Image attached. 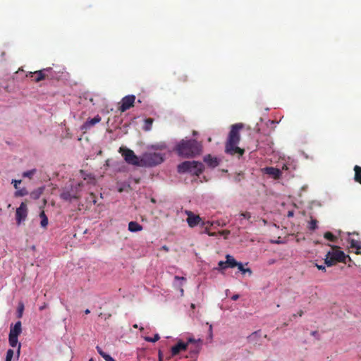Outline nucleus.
<instances>
[{
	"label": "nucleus",
	"mask_w": 361,
	"mask_h": 361,
	"mask_svg": "<svg viewBox=\"0 0 361 361\" xmlns=\"http://www.w3.org/2000/svg\"><path fill=\"white\" fill-rule=\"evenodd\" d=\"M244 127L241 123H235L231 126L230 132L225 145V152L230 155L238 154L241 157L245 153V149L238 147L240 140V131Z\"/></svg>",
	"instance_id": "1"
},
{
	"label": "nucleus",
	"mask_w": 361,
	"mask_h": 361,
	"mask_svg": "<svg viewBox=\"0 0 361 361\" xmlns=\"http://www.w3.org/2000/svg\"><path fill=\"white\" fill-rule=\"evenodd\" d=\"M202 144L196 140L183 139L176 146V151L179 156L183 157H193L199 155L202 152Z\"/></svg>",
	"instance_id": "2"
},
{
	"label": "nucleus",
	"mask_w": 361,
	"mask_h": 361,
	"mask_svg": "<svg viewBox=\"0 0 361 361\" xmlns=\"http://www.w3.org/2000/svg\"><path fill=\"white\" fill-rule=\"evenodd\" d=\"M333 251H329L325 257L324 263L327 267H332L337 262H345L346 258L350 261L351 259L348 255L341 251L338 250V247L336 245H330Z\"/></svg>",
	"instance_id": "3"
},
{
	"label": "nucleus",
	"mask_w": 361,
	"mask_h": 361,
	"mask_svg": "<svg viewBox=\"0 0 361 361\" xmlns=\"http://www.w3.org/2000/svg\"><path fill=\"white\" fill-rule=\"evenodd\" d=\"M204 170L202 163L196 161H185L178 166L179 173H190L192 175L199 176Z\"/></svg>",
	"instance_id": "4"
},
{
	"label": "nucleus",
	"mask_w": 361,
	"mask_h": 361,
	"mask_svg": "<svg viewBox=\"0 0 361 361\" xmlns=\"http://www.w3.org/2000/svg\"><path fill=\"white\" fill-rule=\"evenodd\" d=\"M52 72L51 68H47L35 72H30L27 74V77L32 78L35 82H39L46 79L52 80L54 78Z\"/></svg>",
	"instance_id": "5"
},
{
	"label": "nucleus",
	"mask_w": 361,
	"mask_h": 361,
	"mask_svg": "<svg viewBox=\"0 0 361 361\" xmlns=\"http://www.w3.org/2000/svg\"><path fill=\"white\" fill-rule=\"evenodd\" d=\"M119 152L121 153L124 157L125 161L130 164L139 166L138 157L135 155L134 152L126 147H120Z\"/></svg>",
	"instance_id": "6"
},
{
	"label": "nucleus",
	"mask_w": 361,
	"mask_h": 361,
	"mask_svg": "<svg viewBox=\"0 0 361 361\" xmlns=\"http://www.w3.org/2000/svg\"><path fill=\"white\" fill-rule=\"evenodd\" d=\"M144 160L148 166H152L163 162L164 158L161 154L154 152L145 154Z\"/></svg>",
	"instance_id": "7"
},
{
	"label": "nucleus",
	"mask_w": 361,
	"mask_h": 361,
	"mask_svg": "<svg viewBox=\"0 0 361 361\" xmlns=\"http://www.w3.org/2000/svg\"><path fill=\"white\" fill-rule=\"evenodd\" d=\"M185 212L188 216L186 221L190 227L193 228L199 224H201L202 226H204V221H202L199 215H196L192 212L188 210H186Z\"/></svg>",
	"instance_id": "8"
},
{
	"label": "nucleus",
	"mask_w": 361,
	"mask_h": 361,
	"mask_svg": "<svg viewBox=\"0 0 361 361\" xmlns=\"http://www.w3.org/2000/svg\"><path fill=\"white\" fill-rule=\"evenodd\" d=\"M135 96L133 94H129L124 97L121 102V105L118 107V110L121 112H125L130 108L134 106Z\"/></svg>",
	"instance_id": "9"
},
{
	"label": "nucleus",
	"mask_w": 361,
	"mask_h": 361,
	"mask_svg": "<svg viewBox=\"0 0 361 361\" xmlns=\"http://www.w3.org/2000/svg\"><path fill=\"white\" fill-rule=\"evenodd\" d=\"M27 216V207L25 202H22L16 212V219L18 225L25 221Z\"/></svg>",
	"instance_id": "10"
},
{
	"label": "nucleus",
	"mask_w": 361,
	"mask_h": 361,
	"mask_svg": "<svg viewBox=\"0 0 361 361\" xmlns=\"http://www.w3.org/2000/svg\"><path fill=\"white\" fill-rule=\"evenodd\" d=\"M101 120L102 118L99 115H97L93 118L87 120V121L81 126V130L86 131L90 129L95 124L99 123Z\"/></svg>",
	"instance_id": "11"
},
{
	"label": "nucleus",
	"mask_w": 361,
	"mask_h": 361,
	"mask_svg": "<svg viewBox=\"0 0 361 361\" xmlns=\"http://www.w3.org/2000/svg\"><path fill=\"white\" fill-rule=\"evenodd\" d=\"M188 348V343L179 341L178 343L171 348V356L177 355L180 351H185Z\"/></svg>",
	"instance_id": "12"
},
{
	"label": "nucleus",
	"mask_w": 361,
	"mask_h": 361,
	"mask_svg": "<svg viewBox=\"0 0 361 361\" xmlns=\"http://www.w3.org/2000/svg\"><path fill=\"white\" fill-rule=\"evenodd\" d=\"M264 171L265 173L271 176L274 179H279L281 176V171L279 169L272 166L264 168Z\"/></svg>",
	"instance_id": "13"
},
{
	"label": "nucleus",
	"mask_w": 361,
	"mask_h": 361,
	"mask_svg": "<svg viewBox=\"0 0 361 361\" xmlns=\"http://www.w3.org/2000/svg\"><path fill=\"white\" fill-rule=\"evenodd\" d=\"M21 322H17L13 326H11L9 335L18 336L22 332Z\"/></svg>",
	"instance_id": "14"
},
{
	"label": "nucleus",
	"mask_w": 361,
	"mask_h": 361,
	"mask_svg": "<svg viewBox=\"0 0 361 361\" xmlns=\"http://www.w3.org/2000/svg\"><path fill=\"white\" fill-rule=\"evenodd\" d=\"M348 241L350 243V247L356 249V251H355V254L356 255L361 254V251H360V250H361V242L360 240L350 238L348 240Z\"/></svg>",
	"instance_id": "15"
},
{
	"label": "nucleus",
	"mask_w": 361,
	"mask_h": 361,
	"mask_svg": "<svg viewBox=\"0 0 361 361\" xmlns=\"http://www.w3.org/2000/svg\"><path fill=\"white\" fill-rule=\"evenodd\" d=\"M204 161L207 164L212 168L216 167L219 165V161L217 158L212 157L210 154L206 156Z\"/></svg>",
	"instance_id": "16"
},
{
	"label": "nucleus",
	"mask_w": 361,
	"mask_h": 361,
	"mask_svg": "<svg viewBox=\"0 0 361 361\" xmlns=\"http://www.w3.org/2000/svg\"><path fill=\"white\" fill-rule=\"evenodd\" d=\"M226 260L225 262H226V264H227V267L228 268H234L235 267H238V264L240 263V262H238L234 259V257L230 255H227L226 256Z\"/></svg>",
	"instance_id": "17"
},
{
	"label": "nucleus",
	"mask_w": 361,
	"mask_h": 361,
	"mask_svg": "<svg viewBox=\"0 0 361 361\" xmlns=\"http://www.w3.org/2000/svg\"><path fill=\"white\" fill-rule=\"evenodd\" d=\"M128 230L130 232H137L142 230V226L136 221H130L128 224Z\"/></svg>",
	"instance_id": "18"
},
{
	"label": "nucleus",
	"mask_w": 361,
	"mask_h": 361,
	"mask_svg": "<svg viewBox=\"0 0 361 361\" xmlns=\"http://www.w3.org/2000/svg\"><path fill=\"white\" fill-rule=\"evenodd\" d=\"M61 198L66 201H71L73 199H78V197L75 195H73L70 191H64L61 195Z\"/></svg>",
	"instance_id": "19"
},
{
	"label": "nucleus",
	"mask_w": 361,
	"mask_h": 361,
	"mask_svg": "<svg viewBox=\"0 0 361 361\" xmlns=\"http://www.w3.org/2000/svg\"><path fill=\"white\" fill-rule=\"evenodd\" d=\"M355 177L354 179L356 182L361 184V167L356 165L354 167Z\"/></svg>",
	"instance_id": "20"
},
{
	"label": "nucleus",
	"mask_w": 361,
	"mask_h": 361,
	"mask_svg": "<svg viewBox=\"0 0 361 361\" xmlns=\"http://www.w3.org/2000/svg\"><path fill=\"white\" fill-rule=\"evenodd\" d=\"M41 219L40 225L42 228H46L48 225V218L44 211H42L39 214Z\"/></svg>",
	"instance_id": "21"
},
{
	"label": "nucleus",
	"mask_w": 361,
	"mask_h": 361,
	"mask_svg": "<svg viewBox=\"0 0 361 361\" xmlns=\"http://www.w3.org/2000/svg\"><path fill=\"white\" fill-rule=\"evenodd\" d=\"M97 350L99 354L106 360V361H116L109 354L104 353L102 348L99 346H97Z\"/></svg>",
	"instance_id": "22"
},
{
	"label": "nucleus",
	"mask_w": 361,
	"mask_h": 361,
	"mask_svg": "<svg viewBox=\"0 0 361 361\" xmlns=\"http://www.w3.org/2000/svg\"><path fill=\"white\" fill-rule=\"evenodd\" d=\"M18 337L17 336L8 335V343L11 347L14 348L18 345Z\"/></svg>",
	"instance_id": "23"
},
{
	"label": "nucleus",
	"mask_w": 361,
	"mask_h": 361,
	"mask_svg": "<svg viewBox=\"0 0 361 361\" xmlns=\"http://www.w3.org/2000/svg\"><path fill=\"white\" fill-rule=\"evenodd\" d=\"M28 194V191L25 188H18L14 193L15 197H23Z\"/></svg>",
	"instance_id": "24"
},
{
	"label": "nucleus",
	"mask_w": 361,
	"mask_h": 361,
	"mask_svg": "<svg viewBox=\"0 0 361 361\" xmlns=\"http://www.w3.org/2000/svg\"><path fill=\"white\" fill-rule=\"evenodd\" d=\"M324 237L326 240L333 243H335L337 240V237L330 231H326V233H324Z\"/></svg>",
	"instance_id": "25"
},
{
	"label": "nucleus",
	"mask_w": 361,
	"mask_h": 361,
	"mask_svg": "<svg viewBox=\"0 0 361 361\" xmlns=\"http://www.w3.org/2000/svg\"><path fill=\"white\" fill-rule=\"evenodd\" d=\"M153 121H154L153 118H148L145 119V126H144L143 129L145 131L150 130L152 128Z\"/></svg>",
	"instance_id": "26"
},
{
	"label": "nucleus",
	"mask_w": 361,
	"mask_h": 361,
	"mask_svg": "<svg viewBox=\"0 0 361 361\" xmlns=\"http://www.w3.org/2000/svg\"><path fill=\"white\" fill-rule=\"evenodd\" d=\"M42 193V188H38V189L32 191L30 193V197L33 200H37V199L39 198V197L41 196Z\"/></svg>",
	"instance_id": "27"
},
{
	"label": "nucleus",
	"mask_w": 361,
	"mask_h": 361,
	"mask_svg": "<svg viewBox=\"0 0 361 361\" xmlns=\"http://www.w3.org/2000/svg\"><path fill=\"white\" fill-rule=\"evenodd\" d=\"M37 170L35 169L25 171L23 173L22 176L24 178H28L30 179L32 178L33 176L36 173Z\"/></svg>",
	"instance_id": "28"
},
{
	"label": "nucleus",
	"mask_w": 361,
	"mask_h": 361,
	"mask_svg": "<svg viewBox=\"0 0 361 361\" xmlns=\"http://www.w3.org/2000/svg\"><path fill=\"white\" fill-rule=\"evenodd\" d=\"M177 80L180 82H186L188 81V76L183 73H180L177 77Z\"/></svg>",
	"instance_id": "29"
},
{
	"label": "nucleus",
	"mask_w": 361,
	"mask_h": 361,
	"mask_svg": "<svg viewBox=\"0 0 361 361\" xmlns=\"http://www.w3.org/2000/svg\"><path fill=\"white\" fill-rule=\"evenodd\" d=\"M317 228V221L316 219H311L309 223V228L312 231L315 230Z\"/></svg>",
	"instance_id": "30"
},
{
	"label": "nucleus",
	"mask_w": 361,
	"mask_h": 361,
	"mask_svg": "<svg viewBox=\"0 0 361 361\" xmlns=\"http://www.w3.org/2000/svg\"><path fill=\"white\" fill-rule=\"evenodd\" d=\"M238 270H239V271H241V272H243V273H245V272H249L250 274H251V273H252V271H251V269H249V268L245 269V268L243 267V264H242V263H240H240L238 264Z\"/></svg>",
	"instance_id": "31"
},
{
	"label": "nucleus",
	"mask_w": 361,
	"mask_h": 361,
	"mask_svg": "<svg viewBox=\"0 0 361 361\" xmlns=\"http://www.w3.org/2000/svg\"><path fill=\"white\" fill-rule=\"evenodd\" d=\"M159 338H160V337H159V334H155V335L154 336V337H152V338H151V337H146V338H145V340H146L147 341H149V342L154 343V342H156V341H159Z\"/></svg>",
	"instance_id": "32"
},
{
	"label": "nucleus",
	"mask_w": 361,
	"mask_h": 361,
	"mask_svg": "<svg viewBox=\"0 0 361 361\" xmlns=\"http://www.w3.org/2000/svg\"><path fill=\"white\" fill-rule=\"evenodd\" d=\"M90 202L95 204L97 202L96 196L93 192L90 193L89 197L87 198Z\"/></svg>",
	"instance_id": "33"
},
{
	"label": "nucleus",
	"mask_w": 361,
	"mask_h": 361,
	"mask_svg": "<svg viewBox=\"0 0 361 361\" xmlns=\"http://www.w3.org/2000/svg\"><path fill=\"white\" fill-rule=\"evenodd\" d=\"M14 352L12 349H8L6 352V359L12 360Z\"/></svg>",
	"instance_id": "34"
},
{
	"label": "nucleus",
	"mask_w": 361,
	"mask_h": 361,
	"mask_svg": "<svg viewBox=\"0 0 361 361\" xmlns=\"http://www.w3.org/2000/svg\"><path fill=\"white\" fill-rule=\"evenodd\" d=\"M21 180H13L12 183L13 184V187L17 190L19 188V184L21 183Z\"/></svg>",
	"instance_id": "35"
},
{
	"label": "nucleus",
	"mask_w": 361,
	"mask_h": 361,
	"mask_svg": "<svg viewBox=\"0 0 361 361\" xmlns=\"http://www.w3.org/2000/svg\"><path fill=\"white\" fill-rule=\"evenodd\" d=\"M240 216H243V218L247 219V220H249L251 218V214L248 212H242L240 214Z\"/></svg>",
	"instance_id": "36"
},
{
	"label": "nucleus",
	"mask_w": 361,
	"mask_h": 361,
	"mask_svg": "<svg viewBox=\"0 0 361 361\" xmlns=\"http://www.w3.org/2000/svg\"><path fill=\"white\" fill-rule=\"evenodd\" d=\"M23 310H24V306L23 304H21L20 305H19L18 310V317L20 318L22 317Z\"/></svg>",
	"instance_id": "37"
},
{
	"label": "nucleus",
	"mask_w": 361,
	"mask_h": 361,
	"mask_svg": "<svg viewBox=\"0 0 361 361\" xmlns=\"http://www.w3.org/2000/svg\"><path fill=\"white\" fill-rule=\"evenodd\" d=\"M219 267L221 269H226V268H228V267H227V264H226V262H223V261H220V262H219Z\"/></svg>",
	"instance_id": "38"
},
{
	"label": "nucleus",
	"mask_w": 361,
	"mask_h": 361,
	"mask_svg": "<svg viewBox=\"0 0 361 361\" xmlns=\"http://www.w3.org/2000/svg\"><path fill=\"white\" fill-rule=\"evenodd\" d=\"M197 341H200V339L196 340V339H195L193 338H188V341L185 343H188V345L190 343H195Z\"/></svg>",
	"instance_id": "39"
},
{
	"label": "nucleus",
	"mask_w": 361,
	"mask_h": 361,
	"mask_svg": "<svg viewBox=\"0 0 361 361\" xmlns=\"http://www.w3.org/2000/svg\"><path fill=\"white\" fill-rule=\"evenodd\" d=\"M316 267H317V269L319 270H322L323 271H326V267L324 266H323V265H318V264H316Z\"/></svg>",
	"instance_id": "40"
},
{
	"label": "nucleus",
	"mask_w": 361,
	"mask_h": 361,
	"mask_svg": "<svg viewBox=\"0 0 361 361\" xmlns=\"http://www.w3.org/2000/svg\"><path fill=\"white\" fill-rule=\"evenodd\" d=\"M158 357H159V361H163V354L161 350H159Z\"/></svg>",
	"instance_id": "41"
},
{
	"label": "nucleus",
	"mask_w": 361,
	"mask_h": 361,
	"mask_svg": "<svg viewBox=\"0 0 361 361\" xmlns=\"http://www.w3.org/2000/svg\"><path fill=\"white\" fill-rule=\"evenodd\" d=\"M204 232L207 233L209 236H214L215 235V233H210V232H209L207 227L205 228Z\"/></svg>",
	"instance_id": "42"
},
{
	"label": "nucleus",
	"mask_w": 361,
	"mask_h": 361,
	"mask_svg": "<svg viewBox=\"0 0 361 361\" xmlns=\"http://www.w3.org/2000/svg\"><path fill=\"white\" fill-rule=\"evenodd\" d=\"M47 304L44 303L43 305L40 306L39 309L40 311H42V310H44L45 308H47Z\"/></svg>",
	"instance_id": "43"
},
{
	"label": "nucleus",
	"mask_w": 361,
	"mask_h": 361,
	"mask_svg": "<svg viewBox=\"0 0 361 361\" xmlns=\"http://www.w3.org/2000/svg\"><path fill=\"white\" fill-rule=\"evenodd\" d=\"M238 298H239V295H238V294L233 295L231 297V299H232L233 300H237Z\"/></svg>",
	"instance_id": "44"
},
{
	"label": "nucleus",
	"mask_w": 361,
	"mask_h": 361,
	"mask_svg": "<svg viewBox=\"0 0 361 361\" xmlns=\"http://www.w3.org/2000/svg\"><path fill=\"white\" fill-rule=\"evenodd\" d=\"M20 347H21V344L18 343V350H17V356L18 357L19 356L20 353Z\"/></svg>",
	"instance_id": "45"
},
{
	"label": "nucleus",
	"mask_w": 361,
	"mask_h": 361,
	"mask_svg": "<svg viewBox=\"0 0 361 361\" xmlns=\"http://www.w3.org/2000/svg\"><path fill=\"white\" fill-rule=\"evenodd\" d=\"M161 250H164L165 252H168L169 250V247L166 245H163L161 247Z\"/></svg>",
	"instance_id": "46"
},
{
	"label": "nucleus",
	"mask_w": 361,
	"mask_h": 361,
	"mask_svg": "<svg viewBox=\"0 0 361 361\" xmlns=\"http://www.w3.org/2000/svg\"><path fill=\"white\" fill-rule=\"evenodd\" d=\"M155 148L156 149H164V148H166V145H161L160 147H156Z\"/></svg>",
	"instance_id": "47"
},
{
	"label": "nucleus",
	"mask_w": 361,
	"mask_h": 361,
	"mask_svg": "<svg viewBox=\"0 0 361 361\" xmlns=\"http://www.w3.org/2000/svg\"><path fill=\"white\" fill-rule=\"evenodd\" d=\"M293 216V212L289 211L288 213V216L290 217V216Z\"/></svg>",
	"instance_id": "48"
},
{
	"label": "nucleus",
	"mask_w": 361,
	"mask_h": 361,
	"mask_svg": "<svg viewBox=\"0 0 361 361\" xmlns=\"http://www.w3.org/2000/svg\"><path fill=\"white\" fill-rule=\"evenodd\" d=\"M175 279H176V280H180V279L181 280H184L185 279L183 277H180V276H175Z\"/></svg>",
	"instance_id": "49"
},
{
	"label": "nucleus",
	"mask_w": 361,
	"mask_h": 361,
	"mask_svg": "<svg viewBox=\"0 0 361 361\" xmlns=\"http://www.w3.org/2000/svg\"><path fill=\"white\" fill-rule=\"evenodd\" d=\"M209 333H210V335L212 336V325H209Z\"/></svg>",
	"instance_id": "50"
},
{
	"label": "nucleus",
	"mask_w": 361,
	"mask_h": 361,
	"mask_svg": "<svg viewBox=\"0 0 361 361\" xmlns=\"http://www.w3.org/2000/svg\"><path fill=\"white\" fill-rule=\"evenodd\" d=\"M302 314H303V311L302 310H300L299 312H298V315L300 317H301Z\"/></svg>",
	"instance_id": "51"
},
{
	"label": "nucleus",
	"mask_w": 361,
	"mask_h": 361,
	"mask_svg": "<svg viewBox=\"0 0 361 361\" xmlns=\"http://www.w3.org/2000/svg\"><path fill=\"white\" fill-rule=\"evenodd\" d=\"M85 314H89V313H90V310L87 309V310L85 311Z\"/></svg>",
	"instance_id": "52"
},
{
	"label": "nucleus",
	"mask_w": 361,
	"mask_h": 361,
	"mask_svg": "<svg viewBox=\"0 0 361 361\" xmlns=\"http://www.w3.org/2000/svg\"><path fill=\"white\" fill-rule=\"evenodd\" d=\"M195 304L192 303V304H191V308H192V309H195Z\"/></svg>",
	"instance_id": "53"
},
{
	"label": "nucleus",
	"mask_w": 361,
	"mask_h": 361,
	"mask_svg": "<svg viewBox=\"0 0 361 361\" xmlns=\"http://www.w3.org/2000/svg\"><path fill=\"white\" fill-rule=\"evenodd\" d=\"M197 133L196 131H195V130H194V131H193V133H192L193 135H197Z\"/></svg>",
	"instance_id": "54"
},
{
	"label": "nucleus",
	"mask_w": 361,
	"mask_h": 361,
	"mask_svg": "<svg viewBox=\"0 0 361 361\" xmlns=\"http://www.w3.org/2000/svg\"><path fill=\"white\" fill-rule=\"evenodd\" d=\"M133 327H134V328H137V324H135V325L133 326Z\"/></svg>",
	"instance_id": "55"
},
{
	"label": "nucleus",
	"mask_w": 361,
	"mask_h": 361,
	"mask_svg": "<svg viewBox=\"0 0 361 361\" xmlns=\"http://www.w3.org/2000/svg\"><path fill=\"white\" fill-rule=\"evenodd\" d=\"M180 293H183V288L180 289Z\"/></svg>",
	"instance_id": "56"
},
{
	"label": "nucleus",
	"mask_w": 361,
	"mask_h": 361,
	"mask_svg": "<svg viewBox=\"0 0 361 361\" xmlns=\"http://www.w3.org/2000/svg\"><path fill=\"white\" fill-rule=\"evenodd\" d=\"M353 234H356V235H358L357 233H355V232H353Z\"/></svg>",
	"instance_id": "57"
},
{
	"label": "nucleus",
	"mask_w": 361,
	"mask_h": 361,
	"mask_svg": "<svg viewBox=\"0 0 361 361\" xmlns=\"http://www.w3.org/2000/svg\"><path fill=\"white\" fill-rule=\"evenodd\" d=\"M5 361H11V360L6 359Z\"/></svg>",
	"instance_id": "58"
}]
</instances>
